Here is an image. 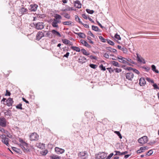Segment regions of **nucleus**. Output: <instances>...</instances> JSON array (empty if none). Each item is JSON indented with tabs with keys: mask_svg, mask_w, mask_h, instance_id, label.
I'll list each match as a JSON object with an SVG mask.
<instances>
[{
	"mask_svg": "<svg viewBox=\"0 0 159 159\" xmlns=\"http://www.w3.org/2000/svg\"><path fill=\"white\" fill-rule=\"evenodd\" d=\"M123 64H127V65L129 66H133V65H131L130 62H128L127 61H123Z\"/></svg>",
	"mask_w": 159,
	"mask_h": 159,
	"instance_id": "obj_55",
	"label": "nucleus"
},
{
	"mask_svg": "<svg viewBox=\"0 0 159 159\" xmlns=\"http://www.w3.org/2000/svg\"><path fill=\"white\" fill-rule=\"evenodd\" d=\"M126 61H127L130 62L131 63H132L133 64H135V62L133 61L132 60L130 59L129 58H126Z\"/></svg>",
	"mask_w": 159,
	"mask_h": 159,
	"instance_id": "obj_33",
	"label": "nucleus"
},
{
	"mask_svg": "<svg viewBox=\"0 0 159 159\" xmlns=\"http://www.w3.org/2000/svg\"><path fill=\"white\" fill-rule=\"evenodd\" d=\"M99 38L102 42L105 43L106 42V41H107V39H104L102 36H99Z\"/></svg>",
	"mask_w": 159,
	"mask_h": 159,
	"instance_id": "obj_35",
	"label": "nucleus"
},
{
	"mask_svg": "<svg viewBox=\"0 0 159 159\" xmlns=\"http://www.w3.org/2000/svg\"><path fill=\"white\" fill-rule=\"evenodd\" d=\"M86 12L89 14H93L94 12V11L93 10H90L89 9H87L86 10Z\"/></svg>",
	"mask_w": 159,
	"mask_h": 159,
	"instance_id": "obj_36",
	"label": "nucleus"
},
{
	"mask_svg": "<svg viewBox=\"0 0 159 159\" xmlns=\"http://www.w3.org/2000/svg\"><path fill=\"white\" fill-rule=\"evenodd\" d=\"M153 151L152 150H150L146 153V156H150L152 155L153 153Z\"/></svg>",
	"mask_w": 159,
	"mask_h": 159,
	"instance_id": "obj_41",
	"label": "nucleus"
},
{
	"mask_svg": "<svg viewBox=\"0 0 159 159\" xmlns=\"http://www.w3.org/2000/svg\"><path fill=\"white\" fill-rule=\"evenodd\" d=\"M75 20L78 22L80 24H82V22H81L80 21V19L79 18V17H78V16L77 15H75Z\"/></svg>",
	"mask_w": 159,
	"mask_h": 159,
	"instance_id": "obj_25",
	"label": "nucleus"
},
{
	"mask_svg": "<svg viewBox=\"0 0 159 159\" xmlns=\"http://www.w3.org/2000/svg\"><path fill=\"white\" fill-rule=\"evenodd\" d=\"M55 150L58 154H62L64 152L65 150L64 149L56 147L55 148Z\"/></svg>",
	"mask_w": 159,
	"mask_h": 159,
	"instance_id": "obj_11",
	"label": "nucleus"
},
{
	"mask_svg": "<svg viewBox=\"0 0 159 159\" xmlns=\"http://www.w3.org/2000/svg\"><path fill=\"white\" fill-rule=\"evenodd\" d=\"M142 68L145 69L146 71L147 72L150 69V68L148 66L147 67H142Z\"/></svg>",
	"mask_w": 159,
	"mask_h": 159,
	"instance_id": "obj_58",
	"label": "nucleus"
},
{
	"mask_svg": "<svg viewBox=\"0 0 159 159\" xmlns=\"http://www.w3.org/2000/svg\"><path fill=\"white\" fill-rule=\"evenodd\" d=\"M52 25L54 27L58 28V25H57V22L55 21H53L52 22Z\"/></svg>",
	"mask_w": 159,
	"mask_h": 159,
	"instance_id": "obj_29",
	"label": "nucleus"
},
{
	"mask_svg": "<svg viewBox=\"0 0 159 159\" xmlns=\"http://www.w3.org/2000/svg\"><path fill=\"white\" fill-rule=\"evenodd\" d=\"M55 20L61 19L62 18L61 16L59 15L56 14L54 16Z\"/></svg>",
	"mask_w": 159,
	"mask_h": 159,
	"instance_id": "obj_32",
	"label": "nucleus"
},
{
	"mask_svg": "<svg viewBox=\"0 0 159 159\" xmlns=\"http://www.w3.org/2000/svg\"><path fill=\"white\" fill-rule=\"evenodd\" d=\"M132 70L134 73H136L138 75H139L140 74V72L137 70L133 68Z\"/></svg>",
	"mask_w": 159,
	"mask_h": 159,
	"instance_id": "obj_50",
	"label": "nucleus"
},
{
	"mask_svg": "<svg viewBox=\"0 0 159 159\" xmlns=\"http://www.w3.org/2000/svg\"><path fill=\"white\" fill-rule=\"evenodd\" d=\"M111 64L114 66L117 67H120V65H119V63L115 61H111Z\"/></svg>",
	"mask_w": 159,
	"mask_h": 159,
	"instance_id": "obj_22",
	"label": "nucleus"
},
{
	"mask_svg": "<svg viewBox=\"0 0 159 159\" xmlns=\"http://www.w3.org/2000/svg\"><path fill=\"white\" fill-rule=\"evenodd\" d=\"M92 29L93 30L96 31H100V29L97 26L92 25Z\"/></svg>",
	"mask_w": 159,
	"mask_h": 159,
	"instance_id": "obj_21",
	"label": "nucleus"
},
{
	"mask_svg": "<svg viewBox=\"0 0 159 159\" xmlns=\"http://www.w3.org/2000/svg\"><path fill=\"white\" fill-rule=\"evenodd\" d=\"M19 141L20 143V144L19 145L20 147L22 145V144H24V143H25L21 138L19 139Z\"/></svg>",
	"mask_w": 159,
	"mask_h": 159,
	"instance_id": "obj_45",
	"label": "nucleus"
},
{
	"mask_svg": "<svg viewBox=\"0 0 159 159\" xmlns=\"http://www.w3.org/2000/svg\"><path fill=\"white\" fill-rule=\"evenodd\" d=\"M22 104L19 103L16 106V107L17 109H20V110L23 109V108L22 107Z\"/></svg>",
	"mask_w": 159,
	"mask_h": 159,
	"instance_id": "obj_39",
	"label": "nucleus"
},
{
	"mask_svg": "<svg viewBox=\"0 0 159 159\" xmlns=\"http://www.w3.org/2000/svg\"><path fill=\"white\" fill-rule=\"evenodd\" d=\"M39 136L35 133H32L30 136V139L31 141H36L38 139Z\"/></svg>",
	"mask_w": 159,
	"mask_h": 159,
	"instance_id": "obj_3",
	"label": "nucleus"
},
{
	"mask_svg": "<svg viewBox=\"0 0 159 159\" xmlns=\"http://www.w3.org/2000/svg\"><path fill=\"white\" fill-rule=\"evenodd\" d=\"M124 69L125 70L129 71L131 70H132V69H133V68L130 67H128L126 68H124Z\"/></svg>",
	"mask_w": 159,
	"mask_h": 159,
	"instance_id": "obj_59",
	"label": "nucleus"
},
{
	"mask_svg": "<svg viewBox=\"0 0 159 159\" xmlns=\"http://www.w3.org/2000/svg\"><path fill=\"white\" fill-rule=\"evenodd\" d=\"M22 14H24L27 13V9L24 7H22L20 10Z\"/></svg>",
	"mask_w": 159,
	"mask_h": 159,
	"instance_id": "obj_19",
	"label": "nucleus"
},
{
	"mask_svg": "<svg viewBox=\"0 0 159 159\" xmlns=\"http://www.w3.org/2000/svg\"><path fill=\"white\" fill-rule=\"evenodd\" d=\"M114 37L115 38L117 39L118 40H120L121 38L120 37L119 35L117 34V33L114 36Z\"/></svg>",
	"mask_w": 159,
	"mask_h": 159,
	"instance_id": "obj_40",
	"label": "nucleus"
},
{
	"mask_svg": "<svg viewBox=\"0 0 159 159\" xmlns=\"http://www.w3.org/2000/svg\"><path fill=\"white\" fill-rule=\"evenodd\" d=\"M84 45L87 47L88 48H91V45H89L88 43L85 41V43H84Z\"/></svg>",
	"mask_w": 159,
	"mask_h": 159,
	"instance_id": "obj_44",
	"label": "nucleus"
},
{
	"mask_svg": "<svg viewBox=\"0 0 159 159\" xmlns=\"http://www.w3.org/2000/svg\"><path fill=\"white\" fill-rule=\"evenodd\" d=\"M49 157L50 159H61V157L54 154L50 156Z\"/></svg>",
	"mask_w": 159,
	"mask_h": 159,
	"instance_id": "obj_17",
	"label": "nucleus"
},
{
	"mask_svg": "<svg viewBox=\"0 0 159 159\" xmlns=\"http://www.w3.org/2000/svg\"><path fill=\"white\" fill-rule=\"evenodd\" d=\"M81 51L82 52V53L84 55L87 56H88L90 55V53L87 52L86 50L84 49H82L81 50Z\"/></svg>",
	"mask_w": 159,
	"mask_h": 159,
	"instance_id": "obj_24",
	"label": "nucleus"
},
{
	"mask_svg": "<svg viewBox=\"0 0 159 159\" xmlns=\"http://www.w3.org/2000/svg\"><path fill=\"white\" fill-rule=\"evenodd\" d=\"M114 132L118 135L120 139H121L122 138V136L119 131H115Z\"/></svg>",
	"mask_w": 159,
	"mask_h": 159,
	"instance_id": "obj_37",
	"label": "nucleus"
},
{
	"mask_svg": "<svg viewBox=\"0 0 159 159\" xmlns=\"http://www.w3.org/2000/svg\"><path fill=\"white\" fill-rule=\"evenodd\" d=\"M134 76V74L132 72L127 73L125 75L126 78L130 81L132 80Z\"/></svg>",
	"mask_w": 159,
	"mask_h": 159,
	"instance_id": "obj_5",
	"label": "nucleus"
},
{
	"mask_svg": "<svg viewBox=\"0 0 159 159\" xmlns=\"http://www.w3.org/2000/svg\"><path fill=\"white\" fill-rule=\"evenodd\" d=\"M122 51L124 53H126L128 52L127 49L125 47H123L122 48Z\"/></svg>",
	"mask_w": 159,
	"mask_h": 159,
	"instance_id": "obj_51",
	"label": "nucleus"
},
{
	"mask_svg": "<svg viewBox=\"0 0 159 159\" xmlns=\"http://www.w3.org/2000/svg\"><path fill=\"white\" fill-rule=\"evenodd\" d=\"M113 155L114 154L113 153H110L106 158V159H110Z\"/></svg>",
	"mask_w": 159,
	"mask_h": 159,
	"instance_id": "obj_53",
	"label": "nucleus"
},
{
	"mask_svg": "<svg viewBox=\"0 0 159 159\" xmlns=\"http://www.w3.org/2000/svg\"><path fill=\"white\" fill-rule=\"evenodd\" d=\"M107 41L109 44L111 46H114L115 44L114 42L108 39H107Z\"/></svg>",
	"mask_w": 159,
	"mask_h": 159,
	"instance_id": "obj_30",
	"label": "nucleus"
},
{
	"mask_svg": "<svg viewBox=\"0 0 159 159\" xmlns=\"http://www.w3.org/2000/svg\"><path fill=\"white\" fill-rule=\"evenodd\" d=\"M62 15H65L64 16L66 18L69 19L70 18V16L69 14L66 12H63L61 14Z\"/></svg>",
	"mask_w": 159,
	"mask_h": 159,
	"instance_id": "obj_27",
	"label": "nucleus"
},
{
	"mask_svg": "<svg viewBox=\"0 0 159 159\" xmlns=\"http://www.w3.org/2000/svg\"><path fill=\"white\" fill-rule=\"evenodd\" d=\"M72 22L70 21H64L62 22V24L64 25H70L71 24Z\"/></svg>",
	"mask_w": 159,
	"mask_h": 159,
	"instance_id": "obj_26",
	"label": "nucleus"
},
{
	"mask_svg": "<svg viewBox=\"0 0 159 159\" xmlns=\"http://www.w3.org/2000/svg\"><path fill=\"white\" fill-rule=\"evenodd\" d=\"M91 59L97 60V57L95 56L91 55L89 57Z\"/></svg>",
	"mask_w": 159,
	"mask_h": 159,
	"instance_id": "obj_56",
	"label": "nucleus"
},
{
	"mask_svg": "<svg viewBox=\"0 0 159 159\" xmlns=\"http://www.w3.org/2000/svg\"><path fill=\"white\" fill-rule=\"evenodd\" d=\"M106 49L109 51L110 52H111V51H112V48L110 47H106Z\"/></svg>",
	"mask_w": 159,
	"mask_h": 159,
	"instance_id": "obj_62",
	"label": "nucleus"
},
{
	"mask_svg": "<svg viewBox=\"0 0 159 159\" xmlns=\"http://www.w3.org/2000/svg\"><path fill=\"white\" fill-rule=\"evenodd\" d=\"M148 140V138L147 136H144L138 140V142L143 145V144L146 143Z\"/></svg>",
	"mask_w": 159,
	"mask_h": 159,
	"instance_id": "obj_1",
	"label": "nucleus"
},
{
	"mask_svg": "<svg viewBox=\"0 0 159 159\" xmlns=\"http://www.w3.org/2000/svg\"><path fill=\"white\" fill-rule=\"evenodd\" d=\"M87 154V152L86 151L80 152L79 153V156L80 157H81L82 158L84 159H85L86 157H84L85 155Z\"/></svg>",
	"mask_w": 159,
	"mask_h": 159,
	"instance_id": "obj_16",
	"label": "nucleus"
},
{
	"mask_svg": "<svg viewBox=\"0 0 159 159\" xmlns=\"http://www.w3.org/2000/svg\"><path fill=\"white\" fill-rule=\"evenodd\" d=\"M13 148L16 149V150H15V151L17 153H19L20 154H21L22 153L21 151H20V149L17 148L15 147H14Z\"/></svg>",
	"mask_w": 159,
	"mask_h": 159,
	"instance_id": "obj_49",
	"label": "nucleus"
},
{
	"mask_svg": "<svg viewBox=\"0 0 159 159\" xmlns=\"http://www.w3.org/2000/svg\"><path fill=\"white\" fill-rule=\"evenodd\" d=\"M89 66L93 69H96L98 65L93 64H90L89 65Z\"/></svg>",
	"mask_w": 159,
	"mask_h": 159,
	"instance_id": "obj_34",
	"label": "nucleus"
},
{
	"mask_svg": "<svg viewBox=\"0 0 159 159\" xmlns=\"http://www.w3.org/2000/svg\"><path fill=\"white\" fill-rule=\"evenodd\" d=\"M9 140V138L6 137V136L2 138V141L7 146H8L9 145L8 142Z\"/></svg>",
	"mask_w": 159,
	"mask_h": 159,
	"instance_id": "obj_8",
	"label": "nucleus"
},
{
	"mask_svg": "<svg viewBox=\"0 0 159 159\" xmlns=\"http://www.w3.org/2000/svg\"><path fill=\"white\" fill-rule=\"evenodd\" d=\"M103 56L105 57L106 58H109V55L108 54H107L106 53H105L104 54Z\"/></svg>",
	"mask_w": 159,
	"mask_h": 159,
	"instance_id": "obj_64",
	"label": "nucleus"
},
{
	"mask_svg": "<svg viewBox=\"0 0 159 159\" xmlns=\"http://www.w3.org/2000/svg\"><path fill=\"white\" fill-rule=\"evenodd\" d=\"M74 33L76 34H77L79 36L80 38H85L86 36L85 34L83 33L82 32H80V33H76L74 32Z\"/></svg>",
	"mask_w": 159,
	"mask_h": 159,
	"instance_id": "obj_13",
	"label": "nucleus"
},
{
	"mask_svg": "<svg viewBox=\"0 0 159 159\" xmlns=\"http://www.w3.org/2000/svg\"><path fill=\"white\" fill-rule=\"evenodd\" d=\"M34 27L37 30L40 29V22H38L37 23H33Z\"/></svg>",
	"mask_w": 159,
	"mask_h": 159,
	"instance_id": "obj_23",
	"label": "nucleus"
},
{
	"mask_svg": "<svg viewBox=\"0 0 159 159\" xmlns=\"http://www.w3.org/2000/svg\"><path fill=\"white\" fill-rule=\"evenodd\" d=\"M75 6L78 8H81V4L80 2L78 0H77L75 2Z\"/></svg>",
	"mask_w": 159,
	"mask_h": 159,
	"instance_id": "obj_14",
	"label": "nucleus"
},
{
	"mask_svg": "<svg viewBox=\"0 0 159 159\" xmlns=\"http://www.w3.org/2000/svg\"><path fill=\"white\" fill-rule=\"evenodd\" d=\"M36 39L38 41L40 40V31L38 32L36 35Z\"/></svg>",
	"mask_w": 159,
	"mask_h": 159,
	"instance_id": "obj_42",
	"label": "nucleus"
},
{
	"mask_svg": "<svg viewBox=\"0 0 159 159\" xmlns=\"http://www.w3.org/2000/svg\"><path fill=\"white\" fill-rule=\"evenodd\" d=\"M99 68L101 70L103 71H105L106 70L105 66H104L102 64H101L99 66Z\"/></svg>",
	"mask_w": 159,
	"mask_h": 159,
	"instance_id": "obj_38",
	"label": "nucleus"
},
{
	"mask_svg": "<svg viewBox=\"0 0 159 159\" xmlns=\"http://www.w3.org/2000/svg\"><path fill=\"white\" fill-rule=\"evenodd\" d=\"M115 152H116V154H114V156H116V155H121V152H120V151H114Z\"/></svg>",
	"mask_w": 159,
	"mask_h": 159,
	"instance_id": "obj_54",
	"label": "nucleus"
},
{
	"mask_svg": "<svg viewBox=\"0 0 159 159\" xmlns=\"http://www.w3.org/2000/svg\"><path fill=\"white\" fill-rule=\"evenodd\" d=\"M107 69L109 71V72L110 74H111L113 72H114V69H113L111 67L107 68Z\"/></svg>",
	"mask_w": 159,
	"mask_h": 159,
	"instance_id": "obj_43",
	"label": "nucleus"
},
{
	"mask_svg": "<svg viewBox=\"0 0 159 159\" xmlns=\"http://www.w3.org/2000/svg\"><path fill=\"white\" fill-rule=\"evenodd\" d=\"M70 48L72 49L73 50L76 51V52H80V51L81 50L79 48L76 46H71L70 47Z\"/></svg>",
	"mask_w": 159,
	"mask_h": 159,
	"instance_id": "obj_18",
	"label": "nucleus"
},
{
	"mask_svg": "<svg viewBox=\"0 0 159 159\" xmlns=\"http://www.w3.org/2000/svg\"><path fill=\"white\" fill-rule=\"evenodd\" d=\"M30 10L31 11H35L37 9L38 6L37 5L34 4V5H31L30 6Z\"/></svg>",
	"mask_w": 159,
	"mask_h": 159,
	"instance_id": "obj_12",
	"label": "nucleus"
},
{
	"mask_svg": "<svg viewBox=\"0 0 159 159\" xmlns=\"http://www.w3.org/2000/svg\"><path fill=\"white\" fill-rule=\"evenodd\" d=\"M87 61L86 58L84 57L80 56L78 59V62L81 64H83Z\"/></svg>",
	"mask_w": 159,
	"mask_h": 159,
	"instance_id": "obj_9",
	"label": "nucleus"
},
{
	"mask_svg": "<svg viewBox=\"0 0 159 159\" xmlns=\"http://www.w3.org/2000/svg\"><path fill=\"white\" fill-rule=\"evenodd\" d=\"M48 151L47 149H45L43 151H42L40 152V154H41L42 155L45 156L48 153Z\"/></svg>",
	"mask_w": 159,
	"mask_h": 159,
	"instance_id": "obj_31",
	"label": "nucleus"
},
{
	"mask_svg": "<svg viewBox=\"0 0 159 159\" xmlns=\"http://www.w3.org/2000/svg\"><path fill=\"white\" fill-rule=\"evenodd\" d=\"M137 54V61H138L140 62H142V60L140 58V57L139 56V55L138 54Z\"/></svg>",
	"mask_w": 159,
	"mask_h": 159,
	"instance_id": "obj_63",
	"label": "nucleus"
},
{
	"mask_svg": "<svg viewBox=\"0 0 159 159\" xmlns=\"http://www.w3.org/2000/svg\"><path fill=\"white\" fill-rule=\"evenodd\" d=\"M98 155L99 156H96V158L98 159H103L106 157L105 153L103 152H99L98 153Z\"/></svg>",
	"mask_w": 159,
	"mask_h": 159,
	"instance_id": "obj_6",
	"label": "nucleus"
},
{
	"mask_svg": "<svg viewBox=\"0 0 159 159\" xmlns=\"http://www.w3.org/2000/svg\"><path fill=\"white\" fill-rule=\"evenodd\" d=\"M88 34L89 35H90L91 36H92L93 38H95V35L92 33V32L90 31H88Z\"/></svg>",
	"mask_w": 159,
	"mask_h": 159,
	"instance_id": "obj_52",
	"label": "nucleus"
},
{
	"mask_svg": "<svg viewBox=\"0 0 159 159\" xmlns=\"http://www.w3.org/2000/svg\"><path fill=\"white\" fill-rule=\"evenodd\" d=\"M81 24L83 25L84 27H85V28L88 29L89 28V25H87V24H85L82 23V24Z\"/></svg>",
	"mask_w": 159,
	"mask_h": 159,
	"instance_id": "obj_60",
	"label": "nucleus"
},
{
	"mask_svg": "<svg viewBox=\"0 0 159 159\" xmlns=\"http://www.w3.org/2000/svg\"><path fill=\"white\" fill-rule=\"evenodd\" d=\"M117 58L118 59L120 60V61H119L120 62H121L123 64V61H126V60H126V58H125L123 57L120 56H119L118 57H117Z\"/></svg>",
	"mask_w": 159,
	"mask_h": 159,
	"instance_id": "obj_20",
	"label": "nucleus"
},
{
	"mask_svg": "<svg viewBox=\"0 0 159 159\" xmlns=\"http://www.w3.org/2000/svg\"><path fill=\"white\" fill-rule=\"evenodd\" d=\"M6 103L7 105L8 106L10 107L12 106L13 103L12 98H9L6 100Z\"/></svg>",
	"mask_w": 159,
	"mask_h": 159,
	"instance_id": "obj_7",
	"label": "nucleus"
},
{
	"mask_svg": "<svg viewBox=\"0 0 159 159\" xmlns=\"http://www.w3.org/2000/svg\"><path fill=\"white\" fill-rule=\"evenodd\" d=\"M114 70H115V71L116 73H119L121 72L122 71V70L121 69H119L117 68H114Z\"/></svg>",
	"mask_w": 159,
	"mask_h": 159,
	"instance_id": "obj_47",
	"label": "nucleus"
},
{
	"mask_svg": "<svg viewBox=\"0 0 159 159\" xmlns=\"http://www.w3.org/2000/svg\"><path fill=\"white\" fill-rule=\"evenodd\" d=\"M146 84V81L143 77H141L139 80V84L141 86H144Z\"/></svg>",
	"mask_w": 159,
	"mask_h": 159,
	"instance_id": "obj_10",
	"label": "nucleus"
},
{
	"mask_svg": "<svg viewBox=\"0 0 159 159\" xmlns=\"http://www.w3.org/2000/svg\"><path fill=\"white\" fill-rule=\"evenodd\" d=\"M11 111L10 110H7L5 112L4 114L5 115H7L8 116H10L11 114Z\"/></svg>",
	"mask_w": 159,
	"mask_h": 159,
	"instance_id": "obj_48",
	"label": "nucleus"
},
{
	"mask_svg": "<svg viewBox=\"0 0 159 159\" xmlns=\"http://www.w3.org/2000/svg\"><path fill=\"white\" fill-rule=\"evenodd\" d=\"M20 147L25 152H30V147L26 143H24V144H22V145L20 146Z\"/></svg>",
	"mask_w": 159,
	"mask_h": 159,
	"instance_id": "obj_2",
	"label": "nucleus"
},
{
	"mask_svg": "<svg viewBox=\"0 0 159 159\" xmlns=\"http://www.w3.org/2000/svg\"><path fill=\"white\" fill-rule=\"evenodd\" d=\"M152 86L153 87L154 89H159V87L157 85L156 83H155L153 84Z\"/></svg>",
	"mask_w": 159,
	"mask_h": 159,
	"instance_id": "obj_46",
	"label": "nucleus"
},
{
	"mask_svg": "<svg viewBox=\"0 0 159 159\" xmlns=\"http://www.w3.org/2000/svg\"><path fill=\"white\" fill-rule=\"evenodd\" d=\"M62 42L66 45L69 44V43L70 42V41L66 39H64L62 40Z\"/></svg>",
	"mask_w": 159,
	"mask_h": 159,
	"instance_id": "obj_28",
	"label": "nucleus"
},
{
	"mask_svg": "<svg viewBox=\"0 0 159 159\" xmlns=\"http://www.w3.org/2000/svg\"><path fill=\"white\" fill-rule=\"evenodd\" d=\"M152 70L154 71L156 70V67L154 65L151 66Z\"/></svg>",
	"mask_w": 159,
	"mask_h": 159,
	"instance_id": "obj_61",
	"label": "nucleus"
},
{
	"mask_svg": "<svg viewBox=\"0 0 159 159\" xmlns=\"http://www.w3.org/2000/svg\"><path fill=\"white\" fill-rule=\"evenodd\" d=\"M87 39L89 40V42L90 43H91L92 44H94V42L91 40V38L90 36H88L87 37Z\"/></svg>",
	"mask_w": 159,
	"mask_h": 159,
	"instance_id": "obj_57",
	"label": "nucleus"
},
{
	"mask_svg": "<svg viewBox=\"0 0 159 159\" xmlns=\"http://www.w3.org/2000/svg\"><path fill=\"white\" fill-rule=\"evenodd\" d=\"M6 125V120L4 117H0V126L5 127Z\"/></svg>",
	"mask_w": 159,
	"mask_h": 159,
	"instance_id": "obj_4",
	"label": "nucleus"
},
{
	"mask_svg": "<svg viewBox=\"0 0 159 159\" xmlns=\"http://www.w3.org/2000/svg\"><path fill=\"white\" fill-rule=\"evenodd\" d=\"M52 34L55 35H57L59 37H61V34L57 30H52Z\"/></svg>",
	"mask_w": 159,
	"mask_h": 159,
	"instance_id": "obj_15",
	"label": "nucleus"
}]
</instances>
